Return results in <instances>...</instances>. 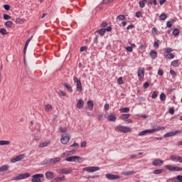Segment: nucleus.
<instances>
[{
	"instance_id": "f257e3e1",
	"label": "nucleus",
	"mask_w": 182,
	"mask_h": 182,
	"mask_svg": "<svg viewBox=\"0 0 182 182\" xmlns=\"http://www.w3.org/2000/svg\"><path fill=\"white\" fill-rule=\"evenodd\" d=\"M116 132H121V133H130L132 128L126 126L118 125L115 127Z\"/></svg>"
},
{
	"instance_id": "f03ea898",
	"label": "nucleus",
	"mask_w": 182,
	"mask_h": 182,
	"mask_svg": "<svg viewBox=\"0 0 182 182\" xmlns=\"http://www.w3.org/2000/svg\"><path fill=\"white\" fill-rule=\"evenodd\" d=\"M29 177H31V173H20L18 176H14L13 180H14L15 181H19V180L29 178Z\"/></svg>"
},
{
	"instance_id": "7ed1b4c3",
	"label": "nucleus",
	"mask_w": 182,
	"mask_h": 182,
	"mask_svg": "<svg viewBox=\"0 0 182 182\" xmlns=\"http://www.w3.org/2000/svg\"><path fill=\"white\" fill-rule=\"evenodd\" d=\"M45 177V175L43 173H36L32 176L31 181L32 182H42L41 178H43Z\"/></svg>"
},
{
	"instance_id": "20e7f679",
	"label": "nucleus",
	"mask_w": 182,
	"mask_h": 182,
	"mask_svg": "<svg viewBox=\"0 0 182 182\" xmlns=\"http://www.w3.org/2000/svg\"><path fill=\"white\" fill-rule=\"evenodd\" d=\"M83 171H87L88 173H95V171H99L100 167L99 166H88L83 168Z\"/></svg>"
},
{
	"instance_id": "39448f33",
	"label": "nucleus",
	"mask_w": 182,
	"mask_h": 182,
	"mask_svg": "<svg viewBox=\"0 0 182 182\" xmlns=\"http://www.w3.org/2000/svg\"><path fill=\"white\" fill-rule=\"evenodd\" d=\"M74 83H77V92H82V82H80V80L77 79V77L74 76L73 77Z\"/></svg>"
},
{
	"instance_id": "423d86ee",
	"label": "nucleus",
	"mask_w": 182,
	"mask_h": 182,
	"mask_svg": "<svg viewBox=\"0 0 182 182\" xmlns=\"http://www.w3.org/2000/svg\"><path fill=\"white\" fill-rule=\"evenodd\" d=\"M69 140H70V137H69V134L68 133L61 135L62 144H68L69 143Z\"/></svg>"
},
{
	"instance_id": "0eeeda50",
	"label": "nucleus",
	"mask_w": 182,
	"mask_h": 182,
	"mask_svg": "<svg viewBox=\"0 0 182 182\" xmlns=\"http://www.w3.org/2000/svg\"><path fill=\"white\" fill-rule=\"evenodd\" d=\"M82 159H83V158H82L80 156H73L67 157L65 159V161L72 162V161H76V160H77L78 163H82V161H80V160H82Z\"/></svg>"
},
{
	"instance_id": "6e6552de",
	"label": "nucleus",
	"mask_w": 182,
	"mask_h": 182,
	"mask_svg": "<svg viewBox=\"0 0 182 182\" xmlns=\"http://www.w3.org/2000/svg\"><path fill=\"white\" fill-rule=\"evenodd\" d=\"M137 73L139 80H143L144 79V68L139 67Z\"/></svg>"
},
{
	"instance_id": "1a4fd4ad",
	"label": "nucleus",
	"mask_w": 182,
	"mask_h": 182,
	"mask_svg": "<svg viewBox=\"0 0 182 182\" xmlns=\"http://www.w3.org/2000/svg\"><path fill=\"white\" fill-rule=\"evenodd\" d=\"M165 168L169 171H182L181 167L173 166L171 165H166Z\"/></svg>"
},
{
	"instance_id": "9d476101",
	"label": "nucleus",
	"mask_w": 182,
	"mask_h": 182,
	"mask_svg": "<svg viewBox=\"0 0 182 182\" xmlns=\"http://www.w3.org/2000/svg\"><path fill=\"white\" fill-rule=\"evenodd\" d=\"M105 177L108 178V180H119V178H120V176L111 173H107Z\"/></svg>"
},
{
	"instance_id": "9b49d317",
	"label": "nucleus",
	"mask_w": 182,
	"mask_h": 182,
	"mask_svg": "<svg viewBox=\"0 0 182 182\" xmlns=\"http://www.w3.org/2000/svg\"><path fill=\"white\" fill-rule=\"evenodd\" d=\"M41 166H46L47 167H50L52 166V161L50 159H46L42 162L40 163Z\"/></svg>"
},
{
	"instance_id": "f8f14e48",
	"label": "nucleus",
	"mask_w": 182,
	"mask_h": 182,
	"mask_svg": "<svg viewBox=\"0 0 182 182\" xmlns=\"http://www.w3.org/2000/svg\"><path fill=\"white\" fill-rule=\"evenodd\" d=\"M23 159H25V154H20L14 159H12L11 163H16V161H21V160H23Z\"/></svg>"
},
{
	"instance_id": "ddd939ff",
	"label": "nucleus",
	"mask_w": 182,
	"mask_h": 182,
	"mask_svg": "<svg viewBox=\"0 0 182 182\" xmlns=\"http://www.w3.org/2000/svg\"><path fill=\"white\" fill-rule=\"evenodd\" d=\"M164 163V161L158 159H155L153 162L152 164L155 166V167H159V166H163Z\"/></svg>"
},
{
	"instance_id": "4468645a",
	"label": "nucleus",
	"mask_w": 182,
	"mask_h": 182,
	"mask_svg": "<svg viewBox=\"0 0 182 182\" xmlns=\"http://www.w3.org/2000/svg\"><path fill=\"white\" fill-rule=\"evenodd\" d=\"M59 173L60 174H70V173H72V170L64 168L63 169L59 170Z\"/></svg>"
},
{
	"instance_id": "2eb2a0df",
	"label": "nucleus",
	"mask_w": 182,
	"mask_h": 182,
	"mask_svg": "<svg viewBox=\"0 0 182 182\" xmlns=\"http://www.w3.org/2000/svg\"><path fill=\"white\" fill-rule=\"evenodd\" d=\"M62 85L63 86H64V87H66L67 90H68V92H70V93L73 92V88L72 87V85L68 84L67 82H63Z\"/></svg>"
},
{
	"instance_id": "dca6fc26",
	"label": "nucleus",
	"mask_w": 182,
	"mask_h": 182,
	"mask_svg": "<svg viewBox=\"0 0 182 182\" xmlns=\"http://www.w3.org/2000/svg\"><path fill=\"white\" fill-rule=\"evenodd\" d=\"M46 177L48 180H52V178H55V175H53V172L52 171H47L46 173Z\"/></svg>"
},
{
	"instance_id": "f3484780",
	"label": "nucleus",
	"mask_w": 182,
	"mask_h": 182,
	"mask_svg": "<svg viewBox=\"0 0 182 182\" xmlns=\"http://www.w3.org/2000/svg\"><path fill=\"white\" fill-rule=\"evenodd\" d=\"M107 120L109 122H116V120H117V117H115L114 113H111L108 117H107Z\"/></svg>"
},
{
	"instance_id": "a211bd4d",
	"label": "nucleus",
	"mask_w": 182,
	"mask_h": 182,
	"mask_svg": "<svg viewBox=\"0 0 182 182\" xmlns=\"http://www.w3.org/2000/svg\"><path fill=\"white\" fill-rule=\"evenodd\" d=\"M84 105H85V102L83 101V100L80 99L77 102V108L83 109Z\"/></svg>"
},
{
	"instance_id": "6ab92c4d",
	"label": "nucleus",
	"mask_w": 182,
	"mask_h": 182,
	"mask_svg": "<svg viewBox=\"0 0 182 182\" xmlns=\"http://www.w3.org/2000/svg\"><path fill=\"white\" fill-rule=\"evenodd\" d=\"M65 178V175H63L61 177H57L53 179L50 182H62L64 181Z\"/></svg>"
},
{
	"instance_id": "aec40b11",
	"label": "nucleus",
	"mask_w": 182,
	"mask_h": 182,
	"mask_svg": "<svg viewBox=\"0 0 182 182\" xmlns=\"http://www.w3.org/2000/svg\"><path fill=\"white\" fill-rule=\"evenodd\" d=\"M122 176H133L134 174H136V171H123L121 173Z\"/></svg>"
},
{
	"instance_id": "412c9836",
	"label": "nucleus",
	"mask_w": 182,
	"mask_h": 182,
	"mask_svg": "<svg viewBox=\"0 0 182 182\" xmlns=\"http://www.w3.org/2000/svg\"><path fill=\"white\" fill-rule=\"evenodd\" d=\"M149 56L151 59H156V58H157V51L155 50H151Z\"/></svg>"
},
{
	"instance_id": "4be33fe9",
	"label": "nucleus",
	"mask_w": 182,
	"mask_h": 182,
	"mask_svg": "<svg viewBox=\"0 0 182 182\" xmlns=\"http://www.w3.org/2000/svg\"><path fill=\"white\" fill-rule=\"evenodd\" d=\"M87 105L89 110H93V107L95 106V104L93 103L92 100L87 101Z\"/></svg>"
},
{
	"instance_id": "5701e85b",
	"label": "nucleus",
	"mask_w": 182,
	"mask_h": 182,
	"mask_svg": "<svg viewBox=\"0 0 182 182\" xmlns=\"http://www.w3.org/2000/svg\"><path fill=\"white\" fill-rule=\"evenodd\" d=\"M95 33H99L100 36H105V33H106V30H105V28H102L100 30L96 31Z\"/></svg>"
},
{
	"instance_id": "b1692460",
	"label": "nucleus",
	"mask_w": 182,
	"mask_h": 182,
	"mask_svg": "<svg viewBox=\"0 0 182 182\" xmlns=\"http://www.w3.org/2000/svg\"><path fill=\"white\" fill-rule=\"evenodd\" d=\"M171 65L174 68H178L180 66V61L178 60H174L171 62Z\"/></svg>"
},
{
	"instance_id": "393cba45",
	"label": "nucleus",
	"mask_w": 182,
	"mask_h": 182,
	"mask_svg": "<svg viewBox=\"0 0 182 182\" xmlns=\"http://www.w3.org/2000/svg\"><path fill=\"white\" fill-rule=\"evenodd\" d=\"M50 160H51L52 166H54V164H56V163H59V161H60V158L56 157V158L50 159Z\"/></svg>"
},
{
	"instance_id": "a878e982",
	"label": "nucleus",
	"mask_w": 182,
	"mask_h": 182,
	"mask_svg": "<svg viewBox=\"0 0 182 182\" xmlns=\"http://www.w3.org/2000/svg\"><path fill=\"white\" fill-rule=\"evenodd\" d=\"M180 133H182L181 130H176L168 132L171 137H173V136H176V134H180Z\"/></svg>"
},
{
	"instance_id": "bb28decb",
	"label": "nucleus",
	"mask_w": 182,
	"mask_h": 182,
	"mask_svg": "<svg viewBox=\"0 0 182 182\" xmlns=\"http://www.w3.org/2000/svg\"><path fill=\"white\" fill-rule=\"evenodd\" d=\"M11 144L10 141L0 140V146H9Z\"/></svg>"
},
{
	"instance_id": "cd10ccee",
	"label": "nucleus",
	"mask_w": 182,
	"mask_h": 182,
	"mask_svg": "<svg viewBox=\"0 0 182 182\" xmlns=\"http://www.w3.org/2000/svg\"><path fill=\"white\" fill-rule=\"evenodd\" d=\"M166 59H174V54L173 53H169V54H164Z\"/></svg>"
},
{
	"instance_id": "c85d7f7f",
	"label": "nucleus",
	"mask_w": 182,
	"mask_h": 182,
	"mask_svg": "<svg viewBox=\"0 0 182 182\" xmlns=\"http://www.w3.org/2000/svg\"><path fill=\"white\" fill-rule=\"evenodd\" d=\"M130 117V114H122L120 117L121 120H127Z\"/></svg>"
},
{
	"instance_id": "c756f323",
	"label": "nucleus",
	"mask_w": 182,
	"mask_h": 182,
	"mask_svg": "<svg viewBox=\"0 0 182 182\" xmlns=\"http://www.w3.org/2000/svg\"><path fill=\"white\" fill-rule=\"evenodd\" d=\"M147 3V0H141L139 1V8H144L146 6V4Z\"/></svg>"
},
{
	"instance_id": "7c9ffc66",
	"label": "nucleus",
	"mask_w": 182,
	"mask_h": 182,
	"mask_svg": "<svg viewBox=\"0 0 182 182\" xmlns=\"http://www.w3.org/2000/svg\"><path fill=\"white\" fill-rule=\"evenodd\" d=\"M9 170V166L8 165H3L0 167V171H8Z\"/></svg>"
},
{
	"instance_id": "2f4dec72",
	"label": "nucleus",
	"mask_w": 182,
	"mask_h": 182,
	"mask_svg": "<svg viewBox=\"0 0 182 182\" xmlns=\"http://www.w3.org/2000/svg\"><path fill=\"white\" fill-rule=\"evenodd\" d=\"M119 112H121V113H129V112H130V108L122 107L119 109Z\"/></svg>"
},
{
	"instance_id": "473e14b6",
	"label": "nucleus",
	"mask_w": 182,
	"mask_h": 182,
	"mask_svg": "<svg viewBox=\"0 0 182 182\" xmlns=\"http://www.w3.org/2000/svg\"><path fill=\"white\" fill-rule=\"evenodd\" d=\"M166 171V169H156L154 171V174H161L162 173H164Z\"/></svg>"
},
{
	"instance_id": "72a5a7b5",
	"label": "nucleus",
	"mask_w": 182,
	"mask_h": 182,
	"mask_svg": "<svg viewBox=\"0 0 182 182\" xmlns=\"http://www.w3.org/2000/svg\"><path fill=\"white\" fill-rule=\"evenodd\" d=\"M166 94L164 92H161L160 96H159V99L161 100V102H166Z\"/></svg>"
},
{
	"instance_id": "f704fd0d",
	"label": "nucleus",
	"mask_w": 182,
	"mask_h": 182,
	"mask_svg": "<svg viewBox=\"0 0 182 182\" xmlns=\"http://www.w3.org/2000/svg\"><path fill=\"white\" fill-rule=\"evenodd\" d=\"M173 52V49L171 48H166L164 49V55H168L169 53H171Z\"/></svg>"
},
{
	"instance_id": "c9c22d12",
	"label": "nucleus",
	"mask_w": 182,
	"mask_h": 182,
	"mask_svg": "<svg viewBox=\"0 0 182 182\" xmlns=\"http://www.w3.org/2000/svg\"><path fill=\"white\" fill-rule=\"evenodd\" d=\"M28 49V46H24L23 48V60H24V63H26V50Z\"/></svg>"
},
{
	"instance_id": "e433bc0d",
	"label": "nucleus",
	"mask_w": 182,
	"mask_h": 182,
	"mask_svg": "<svg viewBox=\"0 0 182 182\" xmlns=\"http://www.w3.org/2000/svg\"><path fill=\"white\" fill-rule=\"evenodd\" d=\"M172 33L173 36H178L180 35V30L178 28H174Z\"/></svg>"
},
{
	"instance_id": "4c0bfd02",
	"label": "nucleus",
	"mask_w": 182,
	"mask_h": 182,
	"mask_svg": "<svg viewBox=\"0 0 182 182\" xmlns=\"http://www.w3.org/2000/svg\"><path fill=\"white\" fill-rule=\"evenodd\" d=\"M113 2H114V0H103L102 5H109V4H113Z\"/></svg>"
},
{
	"instance_id": "58836bf2",
	"label": "nucleus",
	"mask_w": 182,
	"mask_h": 182,
	"mask_svg": "<svg viewBox=\"0 0 182 182\" xmlns=\"http://www.w3.org/2000/svg\"><path fill=\"white\" fill-rule=\"evenodd\" d=\"M126 19V16L124 15H119L117 17V22L120 21H124Z\"/></svg>"
},
{
	"instance_id": "ea45409f",
	"label": "nucleus",
	"mask_w": 182,
	"mask_h": 182,
	"mask_svg": "<svg viewBox=\"0 0 182 182\" xmlns=\"http://www.w3.org/2000/svg\"><path fill=\"white\" fill-rule=\"evenodd\" d=\"M159 19L160 21H166L167 19V14H162L159 16Z\"/></svg>"
},
{
	"instance_id": "a19ab883",
	"label": "nucleus",
	"mask_w": 182,
	"mask_h": 182,
	"mask_svg": "<svg viewBox=\"0 0 182 182\" xmlns=\"http://www.w3.org/2000/svg\"><path fill=\"white\" fill-rule=\"evenodd\" d=\"M5 25L6 26V28H12V25H14V22L11 21H8L5 23Z\"/></svg>"
},
{
	"instance_id": "79ce46f5",
	"label": "nucleus",
	"mask_w": 182,
	"mask_h": 182,
	"mask_svg": "<svg viewBox=\"0 0 182 182\" xmlns=\"http://www.w3.org/2000/svg\"><path fill=\"white\" fill-rule=\"evenodd\" d=\"M59 132H60L61 133H66V132H68V128L60 127Z\"/></svg>"
},
{
	"instance_id": "37998d69",
	"label": "nucleus",
	"mask_w": 182,
	"mask_h": 182,
	"mask_svg": "<svg viewBox=\"0 0 182 182\" xmlns=\"http://www.w3.org/2000/svg\"><path fill=\"white\" fill-rule=\"evenodd\" d=\"M100 176L99 175H92V176H85V178H99Z\"/></svg>"
},
{
	"instance_id": "c03bdc74",
	"label": "nucleus",
	"mask_w": 182,
	"mask_h": 182,
	"mask_svg": "<svg viewBox=\"0 0 182 182\" xmlns=\"http://www.w3.org/2000/svg\"><path fill=\"white\" fill-rule=\"evenodd\" d=\"M11 18H12V17L6 14H4L3 15V19H4V21H8V20L11 19Z\"/></svg>"
},
{
	"instance_id": "a18cd8bd",
	"label": "nucleus",
	"mask_w": 182,
	"mask_h": 182,
	"mask_svg": "<svg viewBox=\"0 0 182 182\" xmlns=\"http://www.w3.org/2000/svg\"><path fill=\"white\" fill-rule=\"evenodd\" d=\"M161 129H162V130H164L166 128L164 127H158L156 128H154V133L155 132H160V130H161Z\"/></svg>"
},
{
	"instance_id": "49530a36",
	"label": "nucleus",
	"mask_w": 182,
	"mask_h": 182,
	"mask_svg": "<svg viewBox=\"0 0 182 182\" xmlns=\"http://www.w3.org/2000/svg\"><path fill=\"white\" fill-rule=\"evenodd\" d=\"M49 145V142H43L39 144V147L43 148V147H48Z\"/></svg>"
},
{
	"instance_id": "de8ad7c7",
	"label": "nucleus",
	"mask_w": 182,
	"mask_h": 182,
	"mask_svg": "<svg viewBox=\"0 0 182 182\" xmlns=\"http://www.w3.org/2000/svg\"><path fill=\"white\" fill-rule=\"evenodd\" d=\"M176 181V182H182V175H178L175 177Z\"/></svg>"
},
{
	"instance_id": "09e8293b",
	"label": "nucleus",
	"mask_w": 182,
	"mask_h": 182,
	"mask_svg": "<svg viewBox=\"0 0 182 182\" xmlns=\"http://www.w3.org/2000/svg\"><path fill=\"white\" fill-rule=\"evenodd\" d=\"M169 73L171 75L173 78H174V77H176V76H177V73H176V71H174V70H170Z\"/></svg>"
},
{
	"instance_id": "8fccbe9b",
	"label": "nucleus",
	"mask_w": 182,
	"mask_h": 182,
	"mask_svg": "<svg viewBox=\"0 0 182 182\" xmlns=\"http://www.w3.org/2000/svg\"><path fill=\"white\" fill-rule=\"evenodd\" d=\"M0 33H1V35L3 36L8 35V33L6 32V29L5 28H0Z\"/></svg>"
},
{
	"instance_id": "3c124183",
	"label": "nucleus",
	"mask_w": 182,
	"mask_h": 182,
	"mask_svg": "<svg viewBox=\"0 0 182 182\" xmlns=\"http://www.w3.org/2000/svg\"><path fill=\"white\" fill-rule=\"evenodd\" d=\"M159 43H160V40H157L156 41H154V47L156 48V49H159Z\"/></svg>"
},
{
	"instance_id": "603ef678",
	"label": "nucleus",
	"mask_w": 182,
	"mask_h": 182,
	"mask_svg": "<svg viewBox=\"0 0 182 182\" xmlns=\"http://www.w3.org/2000/svg\"><path fill=\"white\" fill-rule=\"evenodd\" d=\"M103 116H104V113L103 112H100L97 115V119L100 122V120H102V119H103Z\"/></svg>"
},
{
	"instance_id": "864d4df0",
	"label": "nucleus",
	"mask_w": 182,
	"mask_h": 182,
	"mask_svg": "<svg viewBox=\"0 0 182 182\" xmlns=\"http://www.w3.org/2000/svg\"><path fill=\"white\" fill-rule=\"evenodd\" d=\"M87 50V46H82L80 48V52H85Z\"/></svg>"
},
{
	"instance_id": "5fc2aeb1",
	"label": "nucleus",
	"mask_w": 182,
	"mask_h": 182,
	"mask_svg": "<svg viewBox=\"0 0 182 182\" xmlns=\"http://www.w3.org/2000/svg\"><path fill=\"white\" fill-rule=\"evenodd\" d=\"M146 134H147V131L146 129L141 131V132H139L138 134V136H146Z\"/></svg>"
},
{
	"instance_id": "6e6d98bb",
	"label": "nucleus",
	"mask_w": 182,
	"mask_h": 182,
	"mask_svg": "<svg viewBox=\"0 0 182 182\" xmlns=\"http://www.w3.org/2000/svg\"><path fill=\"white\" fill-rule=\"evenodd\" d=\"M158 75H159V76H163V75H164V71L163 70V69H161V68L159 69Z\"/></svg>"
},
{
	"instance_id": "4d7b16f0",
	"label": "nucleus",
	"mask_w": 182,
	"mask_h": 182,
	"mask_svg": "<svg viewBox=\"0 0 182 182\" xmlns=\"http://www.w3.org/2000/svg\"><path fill=\"white\" fill-rule=\"evenodd\" d=\"M33 38V36H32L31 37H30L29 38L27 39V41L25 43L26 46H28L29 45V42H31V41H32V38Z\"/></svg>"
},
{
	"instance_id": "13d9d810",
	"label": "nucleus",
	"mask_w": 182,
	"mask_h": 182,
	"mask_svg": "<svg viewBox=\"0 0 182 182\" xmlns=\"http://www.w3.org/2000/svg\"><path fill=\"white\" fill-rule=\"evenodd\" d=\"M3 7L5 11H9V9H11V6L9 4H4Z\"/></svg>"
},
{
	"instance_id": "bf43d9fd",
	"label": "nucleus",
	"mask_w": 182,
	"mask_h": 182,
	"mask_svg": "<svg viewBox=\"0 0 182 182\" xmlns=\"http://www.w3.org/2000/svg\"><path fill=\"white\" fill-rule=\"evenodd\" d=\"M149 86H150V82H146L143 85L144 89H147L149 87Z\"/></svg>"
},
{
	"instance_id": "052dcab7",
	"label": "nucleus",
	"mask_w": 182,
	"mask_h": 182,
	"mask_svg": "<svg viewBox=\"0 0 182 182\" xmlns=\"http://www.w3.org/2000/svg\"><path fill=\"white\" fill-rule=\"evenodd\" d=\"M118 85H123V77H120L117 79Z\"/></svg>"
},
{
	"instance_id": "680f3d73",
	"label": "nucleus",
	"mask_w": 182,
	"mask_h": 182,
	"mask_svg": "<svg viewBox=\"0 0 182 182\" xmlns=\"http://www.w3.org/2000/svg\"><path fill=\"white\" fill-rule=\"evenodd\" d=\"M58 95H59V96L65 97V96H66V92H65L63 91V90H60V92H58Z\"/></svg>"
},
{
	"instance_id": "e2e57ef3",
	"label": "nucleus",
	"mask_w": 182,
	"mask_h": 182,
	"mask_svg": "<svg viewBox=\"0 0 182 182\" xmlns=\"http://www.w3.org/2000/svg\"><path fill=\"white\" fill-rule=\"evenodd\" d=\"M87 144V142H86V141H83L82 142H81L80 144V147H82V149L86 147V145Z\"/></svg>"
},
{
	"instance_id": "0e129e2a",
	"label": "nucleus",
	"mask_w": 182,
	"mask_h": 182,
	"mask_svg": "<svg viewBox=\"0 0 182 182\" xmlns=\"http://www.w3.org/2000/svg\"><path fill=\"white\" fill-rule=\"evenodd\" d=\"M171 26H173V23H171V21H168L166 22V27L167 28H171Z\"/></svg>"
},
{
	"instance_id": "69168bd1",
	"label": "nucleus",
	"mask_w": 182,
	"mask_h": 182,
	"mask_svg": "<svg viewBox=\"0 0 182 182\" xmlns=\"http://www.w3.org/2000/svg\"><path fill=\"white\" fill-rule=\"evenodd\" d=\"M151 97H152L153 99H156V98H157V91H154V92L152 93Z\"/></svg>"
},
{
	"instance_id": "338daca9",
	"label": "nucleus",
	"mask_w": 182,
	"mask_h": 182,
	"mask_svg": "<svg viewBox=\"0 0 182 182\" xmlns=\"http://www.w3.org/2000/svg\"><path fill=\"white\" fill-rule=\"evenodd\" d=\"M168 112H169L170 114H174V107H171L169 109Z\"/></svg>"
},
{
	"instance_id": "774afa93",
	"label": "nucleus",
	"mask_w": 182,
	"mask_h": 182,
	"mask_svg": "<svg viewBox=\"0 0 182 182\" xmlns=\"http://www.w3.org/2000/svg\"><path fill=\"white\" fill-rule=\"evenodd\" d=\"M46 110H52V105H46Z\"/></svg>"
}]
</instances>
